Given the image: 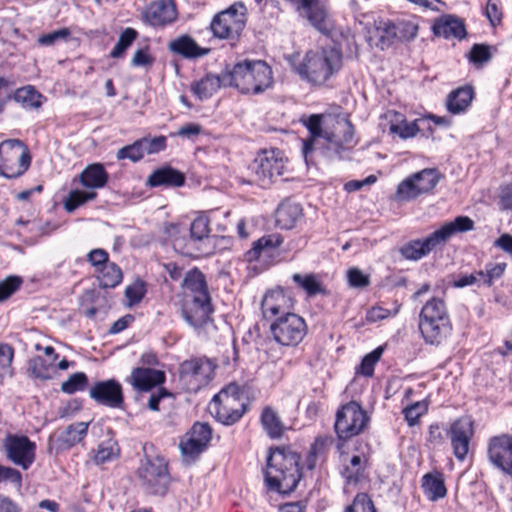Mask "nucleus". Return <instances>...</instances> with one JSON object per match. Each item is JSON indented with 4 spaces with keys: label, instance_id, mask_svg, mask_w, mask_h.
I'll list each match as a JSON object with an SVG mask.
<instances>
[{
    "label": "nucleus",
    "instance_id": "59",
    "mask_svg": "<svg viewBox=\"0 0 512 512\" xmlns=\"http://www.w3.org/2000/svg\"><path fill=\"white\" fill-rule=\"evenodd\" d=\"M22 280L17 276H10L0 282V302L9 298L21 285Z\"/></svg>",
    "mask_w": 512,
    "mask_h": 512
},
{
    "label": "nucleus",
    "instance_id": "21",
    "mask_svg": "<svg viewBox=\"0 0 512 512\" xmlns=\"http://www.w3.org/2000/svg\"><path fill=\"white\" fill-rule=\"evenodd\" d=\"M290 3L299 16L305 18L315 29L320 32L328 30L327 0H285Z\"/></svg>",
    "mask_w": 512,
    "mask_h": 512
},
{
    "label": "nucleus",
    "instance_id": "17",
    "mask_svg": "<svg viewBox=\"0 0 512 512\" xmlns=\"http://www.w3.org/2000/svg\"><path fill=\"white\" fill-rule=\"evenodd\" d=\"M211 438L212 430L207 423H195L179 443L183 461L187 464L193 462L206 449Z\"/></svg>",
    "mask_w": 512,
    "mask_h": 512
},
{
    "label": "nucleus",
    "instance_id": "31",
    "mask_svg": "<svg viewBox=\"0 0 512 512\" xmlns=\"http://www.w3.org/2000/svg\"><path fill=\"white\" fill-rule=\"evenodd\" d=\"M474 98L472 87H459L450 92L446 99L447 110L452 114H460L470 106Z\"/></svg>",
    "mask_w": 512,
    "mask_h": 512
},
{
    "label": "nucleus",
    "instance_id": "41",
    "mask_svg": "<svg viewBox=\"0 0 512 512\" xmlns=\"http://www.w3.org/2000/svg\"><path fill=\"white\" fill-rule=\"evenodd\" d=\"M99 285L103 288H114L122 280V271L115 263H106L98 269Z\"/></svg>",
    "mask_w": 512,
    "mask_h": 512
},
{
    "label": "nucleus",
    "instance_id": "19",
    "mask_svg": "<svg viewBox=\"0 0 512 512\" xmlns=\"http://www.w3.org/2000/svg\"><path fill=\"white\" fill-rule=\"evenodd\" d=\"M487 456L491 465L512 479V434H501L489 439Z\"/></svg>",
    "mask_w": 512,
    "mask_h": 512
},
{
    "label": "nucleus",
    "instance_id": "2",
    "mask_svg": "<svg viewBox=\"0 0 512 512\" xmlns=\"http://www.w3.org/2000/svg\"><path fill=\"white\" fill-rule=\"evenodd\" d=\"M299 461V454L290 448H270L265 470L267 486L280 493L293 491L301 479Z\"/></svg>",
    "mask_w": 512,
    "mask_h": 512
},
{
    "label": "nucleus",
    "instance_id": "61",
    "mask_svg": "<svg viewBox=\"0 0 512 512\" xmlns=\"http://www.w3.org/2000/svg\"><path fill=\"white\" fill-rule=\"evenodd\" d=\"M506 269L505 263H488L485 265V285L491 286L495 280L499 279Z\"/></svg>",
    "mask_w": 512,
    "mask_h": 512
},
{
    "label": "nucleus",
    "instance_id": "23",
    "mask_svg": "<svg viewBox=\"0 0 512 512\" xmlns=\"http://www.w3.org/2000/svg\"><path fill=\"white\" fill-rule=\"evenodd\" d=\"M453 454L459 461H464L468 452L470 440L474 434L473 422L468 417L455 420L448 430Z\"/></svg>",
    "mask_w": 512,
    "mask_h": 512
},
{
    "label": "nucleus",
    "instance_id": "26",
    "mask_svg": "<svg viewBox=\"0 0 512 512\" xmlns=\"http://www.w3.org/2000/svg\"><path fill=\"white\" fill-rule=\"evenodd\" d=\"M165 379L166 376L162 370L150 367H136L127 378V382L137 391L147 392L164 383Z\"/></svg>",
    "mask_w": 512,
    "mask_h": 512
},
{
    "label": "nucleus",
    "instance_id": "55",
    "mask_svg": "<svg viewBox=\"0 0 512 512\" xmlns=\"http://www.w3.org/2000/svg\"><path fill=\"white\" fill-rule=\"evenodd\" d=\"M13 357L14 349L9 344H0V378L12 375Z\"/></svg>",
    "mask_w": 512,
    "mask_h": 512
},
{
    "label": "nucleus",
    "instance_id": "30",
    "mask_svg": "<svg viewBox=\"0 0 512 512\" xmlns=\"http://www.w3.org/2000/svg\"><path fill=\"white\" fill-rule=\"evenodd\" d=\"M168 47L171 52L189 59L205 56L209 52V49L200 47L196 41L188 35H182L172 40Z\"/></svg>",
    "mask_w": 512,
    "mask_h": 512
},
{
    "label": "nucleus",
    "instance_id": "35",
    "mask_svg": "<svg viewBox=\"0 0 512 512\" xmlns=\"http://www.w3.org/2000/svg\"><path fill=\"white\" fill-rule=\"evenodd\" d=\"M107 180L108 173L100 163L88 165L80 174L82 185L91 189L104 187Z\"/></svg>",
    "mask_w": 512,
    "mask_h": 512
},
{
    "label": "nucleus",
    "instance_id": "43",
    "mask_svg": "<svg viewBox=\"0 0 512 512\" xmlns=\"http://www.w3.org/2000/svg\"><path fill=\"white\" fill-rule=\"evenodd\" d=\"M119 453L120 449L118 444L114 440L109 439L98 445L93 456V461L96 465H101L116 459Z\"/></svg>",
    "mask_w": 512,
    "mask_h": 512
},
{
    "label": "nucleus",
    "instance_id": "48",
    "mask_svg": "<svg viewBox=\"0 0 512 512\" xmlns=\"http://www.w3.org/2000/svg\"><path fill=\"white\" fill-rule=\"evenodd\" d=\"M138 33L133 28H126L119 36V39L110 52V56L112 58L118 59L122 58L126 52V50L132 45L134 40L136 39Z\"/></svg>",
    "mask_w": 512,
    "mask_h": 512
},
{
    "label": "nucleus",
    "instance_id": "12",
    "mask_svg": "<svg viewBox=\"0 0 512 512\" xmlns=\"http://www.w3.org/2000/svg\"><path fill=\"white\" fill-rule=\"evenodd\" d=\"M216 364L206 357L185 360L179 367V379L189 391L196 392L211 381Z\"/></svg>",
    "mask_w": 512,
    "mask_h": 512
},
{
    "label": "nucleus",
    "instance_id": "36",
    "mask_svg": "<svg viewBox=\"0 0 512 512\" xmlns=\"http://www.w3.org/2000/svg\"><path fill=\"white\" fill-rule=\"evenodd\" d=\"M302 216V208L297 203H282L276 211V222L282 229H291Z\"/></svg>",
    "mask_w": 512,
    "mask_h": 512
},
{
    "label": "nucleus",
    "instance_id": "18",
    "mask_svg": "<svg viewBox=\"0 0 512 512\" xmlns=\"http://www.w3.org/2000/svg\"><path fill=\"white\" fill-rule=\"evenodd\" d=\"M326 150L337 156L345 151L351 150L356 141L354 140V127L346 118L334 120L331 130H325Z\"/></svg>",
    "mask_w": 512,
    "mask_h": 512
},
{
    "label": "nucleus",
    "instance_id": "60",
    "mask_svg": "<svg viewBox=\"0 0 512 512\" xmlns=\"http://www.w3.org/2000/svg\"><path fill=\"white\" fill-rule=\"evenodd\" d=\"M448 435V431L445 432L438 423H434L428 428L427 441L433 447H439L445 443Z\"/></svg>",
    "mask_w": 512,
    "mask_h": 512
},
{
    "label": "nucleus",
    "instance_id": "56",
    "mask_svg": "<svg viewBox=\"0 0 512 512\" xmlns=\"http://www.w3.org/2000/svg\"><path fill=\"white\" fill-rule=\"evenodd\" d=\"M345 512H376L372 500L365 493L358 494Z\"/></svg>",
    "mask_w": 512,
    "mask_h": 512
},
{
    "label": "nucleus",
    "instance_id": "28",
    "mask_svg": "<svg viewBox=\"0 0 512 512\" xmlns=\"http://www.w3.org/2000/svg\"><path fill=\"white\" fill-rule=\"evenodd\" d=\"M433 32L436 36L459 40L465 38L467 34L464 22L453 15H446L437 20L433 25Z\"/></svg>",
    "mask_w": 512,
    "mask_h": 512
},
{
    "label": "nucleus",
    "instance_id": "52",
    "mask_svg": "<svg viewBox=\"0 0 512 512\" xmlns=\"http://www.w3.org/2000/svg\"><path fill=\"white\" fill-rule=\"evenodd\" d=\"M7 484H10L13 489L19 491L22 486L21 473L12 467L0 465V488Z\"/></svg>",
    "mask_w": 512,
    "mask_h": 512
},
{
    "label": "nucleus",
    "instance_id": "63",
    "mask_svg": "<svg viewBox=\"0 0 512 512\" xmlns=\"http://www.w3.org/2000/svg\"><path fill=\"white\" fill-rule=\"evenodd\" d=\"M362 470V457L359 455H354L350 459V464L345 466L342 475L348 480L351 481L353 479H357V475Z\"/></svg>",
    "mask_w": 512,
    "mask_h": 512
},
{
    "label": "nucleus",
    "instance_id": "8",
    "mask_svg": "<svg viewBox=\"0 0 512 512\" xmlns=\"http://www.w3.org/2000/svg\"><path fill=\"white\" fill-rule=\"evenodd\" d=\"M247 406L244 390L238 384L231 383L213 397L209 411L219 422L232 425L241 419Z\"/></svg>",
    "mask_w": 512,
    "mask_h": 512
},
{
    "label": "nucleus",
    "instance_id": "29",
    "mask_svg": "<svg viewBox=\"0 0 512 512\" xmlns=\"http://www.w3.org/2000/svg\"><path fill=\"white\" fill-rule=\"evenodd\" d=\"M184 182V174L170 166L156 169L150 174L147 180V184L151 187H181Z\"/></svg>",
    "mask_w": 512,
    "mask_h": 512
},
{
    "label": "nucleus",
    "instance_id": "44",
    "mask_svg": "<svg viewBox=\"0 0 512 512\" xmlns=\"http://www.w3.org/2000/svg\"><path fill=\"white\" fill-rule=\"evenodd\" d=\"M14 100L28 108H38L41 106L42 95L32 86H25L15 91Z\"/></svg>",
    "mask_w": 512,
    "mask_h": 512
},
{
    "label": "nucleus",
    "instance_id": "14",
    "mask_svg": "<svg viewBox=\"0 0 512 512\" xmlns=\"http://www.w3.org/2000/svg\"><path fill=\"white\" fill-rule=\"evenodd\" d=\"M271 333L283 346H297L307 333V326L302 317L295 313L280 316L271 324Z\"/></svg>",
    "mask_w": 512,
    "mask_h": 512
},
{
    "label": "nucleus",
    "instance_id": "11",
    "mask_svg": "<svg viewBox=\"0 0 512 512\" xmlns=\"http://www.w3.org/2000/svg\"><path fill=\"white\" fill-rule=\"evenodd\" d=\"M368 421L369 418L362 407L351 401L337 411L334 430L339 440L346 441L363 432Z\"/></svg>",
    "mask_w": 512,
    "mask_h": 512
},
{
    "label": "nucleus",
    "instance_id": "9",
    "mask_svg": "<svg viewBox=\"0 0 512 512\" xmlns=\"http://www.w3.org/2000/svg\"><path fill=\"white\" fill-rule=\"evenodd\" d=\"M31 164L30 152L18 139H7L0 143V175L7 179L22 176Z\"/></svg>",
    "mask_w": 512,
    "mask_h": 512
},
{
    "label": "nucleus",
    "instance_id": "34",
    "mask_svg": "<svg viewBox=\"0 0 512 512\" xmlns=\"http://www.w3.org/2000/svg\"><path fill=\"white\" fill-rule=\"evenodd\" d=\"M422 490L431 501L442 499L447 494L443 474L440 472L427 473L422 477Z\"/></svg>",
    "mask_w": 512,
    "mask_h": 512
},
{
    "label": "nucleus",
    "instance_id": "50",
    "mask_svg": "<svg viewBox=\"0 0 512 512\" xmlns=\"http://www.w3.org/2000/svg\"><path fill=\"white\" fill-rule=\"evenodd\" d=\"M97 196V193L94 191H81L74 190L69 193L68 198L64 203V207L68 212L74 211L80 205L86 203L87 201L93 200Z\"/></svg>",
    "mask_w": 512,
    "mask_h": 512
},
{
    "label": "nucleus",
    "instance_id": "10",
    "mask_svg": "<svg viewBox=\"0 0 512 512\" xmlns=\"http://www.w3.org/2000/svg\"><path fill=\"white\" fill-rule=\"evenodd\" d=\"M247 9L242 2L232 4L228 9L214 16L210 28L220 39H237L245 28Z\"/></svg>",
    "mask_w": 512,
    "mask_h": 512
},
{
    "label": "nucleus",
    "instance_id": "16",
    "mask_svg": "<svg viewBox=\"0 0 512 512\" xmlns=\"http://www.w3.org/2000/svg\"><path fill=\"white\" fill-rule=\"evenodd\" d=\"M285 164L278 149L263 150L254 159L251 169L261 186L271 184L283 174Z\"/></svg>",
    "mask_w": 512,
    "mask_h": 512
},
{
    "label": "nucleus",
    "instance_id": "7",
    "mask_svg": "<svg viewBox=\"0 0 512 512\" xmlns=\"http://www.w3.org/2000/svg\"><path fill=\"white\" fill-rule=\"evenodd\" d=\"M419 329L427 344L440 345L451 333L452 324L446 302L443 298L432 297L419 314Z\"/></svg>",
    "mask_w": 512,
    "mask_h": 512
},
{
    "label": "nucleus",
    "instance_id": "4",
    "mask_svg": "<svg viewBox=\"0 0 512 512\" xmlns=\"http://www.w3.org/2000/svg\"><path fill=\"white\" fill-rule=\"evenodd\" d=\"M186 229L179 224L170 223L166 233L175 249L187 255L208 256L214 251L213 237L210 235V219L205 214L198 215L190 225V237L187 241L180 236Z\"/></svg>",
    "mask_w": 512,
    "mask_h": 512
},
{
    "label": "nucleus",
    "instance_id": "40",
    "mask_svg": "<svg viewBox=\"0 0 512 512\" xmlns=\"http://www.w3.org/2000/svg\"><path fill=\"white\" fill-rule=\"evenodd\" d=\"M391 113H393L396 117H399V123L391 121L389 128L391 133L397 134L402 139H408L414 137L417 134L419 128L416 121L407 122L403 114L392 110L386 111V119L389 118Z\"/></svg>",
    "mask_w": 512,
    "mask_h": 512
},
{
    "label": "nucleus",
    "instance_id": "53",
    "mask_svg": "<svg viewBox=\"0 0 512 512\" xmlns=\"http://www.w3.org/2000/svg\"><path fill=\"white\" fill-rule=\"evenodd\" d=\"M143 157L144 155L139 139L130 145L120 148L116 153L117 160L129 159L134 163L139 162Z\"/></svg>",
    "mask_w": 512,
    "mask_h": 512
},
{
    "label": "nucleus",
    "instance_id": "15",
    "mask_svg": "<svg viewBox=\"0 0 512 512\" xmlns=\"http://www.w3.org/2000/svg\"><path fill=\"white\" fill-rule=\"evenodd\" d=\"M2 447L6 458L24 470L35 460L36 444L25 435L8 434Z\"/></svg>",
    "mask_w": 512,
    "mask_h": 512
},
{
    "label": "nucleus",
    "instance_id": "51",
    "mask_svg": "<svg viewBox=\"0 0 512 512\" xmlns=\"http://www.w3.org/2000/svg\"><path fill=\"white\" fill-rule=\"evenodd\" d=\"M428 411V402L425 400L417 401L406 408H404L403 413L405 416V420L407 421L409 426H414L418 424L419 419L425 415Z\"/></svg>",
    "mask_w": 512,
    "mask_h": 512
},
{
    "label": "nucleus",
    "instance_id": "25",
    "mask_svg": "<svg viewBox=\"0 0 512 512\" xmlns=\"http://www.w3.org/2000/svg\"><path fill=\"white\" fill-rule=\"evenodd\" d=\"M177 15L173 0H156L147 7L144 17L153 27H165L174 23Z\"/></svg>",
    "mask_w": 512,
    "mask_h": 512
},
{
    "label": "nucleus",
    "instance_id": "54",
    "mask_svg": "<svg viewBox=\"0 0 512 512\" xmlns=\"http://www.w3.org/2000/svg\"><path fill=\"white\" fill-rule=\"evenodd\" d=\"M143 155L146 154H156L163 151L166 148V137L165 136H157V137H143L139 139Z\"/></svg>",
    "mask_w": 512,
    "mask_h": 512
},
{
    "label": "nucleus",
    "instance_id": "49",
    "mask_svg": "<svg viewBox=\"0 0 512 512\" xmlns=\"http://www.w3.org/2000/svg\"><path fill=\"white\" fill-rule=\"evenodd\" d=\"M88 386V377L84 372H76L62 382L61 391L66 394H74L77 391H84Z\"/></svg>",
    "mask_w": 512,
    "mask_h": 512
},
{
    "label": "nucleus",
    "instance_id": "22",
    "mask_svg": "<svg viewBox=\"0 0 512 512\" xmlns=\"http://www.w3.org/2000/svg\"><path fill=\"white\" fill-rule=\"evenodd\" d=\"M89 422H76L64 430L50 435L47 450L50 454H58L81 442L87 435Z\"/></svg>",
    "mask_w": 512,
    "mask_h": 512
},
{
    "label": "nucleus",
    "instance_id": "33",
    "mask_svg": "<svg viewBox=\"0 0 512 512\" xmlns=\"http://www.w3.org/2000/svg\"><path fill=\"white\" fill-rule=\"evenodd\" d=\"M418 34V25L410 20H398L386 23V40L396 39L401 42L411 41Z\"/></svg>",
    "mask_w": 512,
    "mask_h": 512
},
{
    "label": "nucleus",
    "instance_id": "57",
    "mask_svg": "<svg viewBox=\"0 0 512 512\" xmlns=\"http://www.w3.org/2000/svg\"><path fill=\"white\" fill-rule=\"evenodd\" d=\"M146 292L145 285L142 281H136L125 289V296L130 306L139 303Z\"/></svg>",
    "mask_w": 512,
    "mask_h": 512
},
{
    "label": "nucleus",
    "instance_id": "37",
    "mask_svg": "<svg viewBox=\"0 0 512 512\" xmlns=\"http://www.w3.org/2000/svg\"><path fill=\"white\" fill-rule=\"evenodd\" d=\"M261 424L267 435L272 439H279L283 436L285 426L276 411L267 406L261 413Z\"/></svg>",
    "mask_w": 512,
    "mask_h": 512
},
{
    "label": "nucleus",
    "instance_id": "42",
    "mask_svg": "<svg viewBox=\"0 0 512 512\" xmlns=\"http://www.w3.org/2000/svg\"><path fill=\"white\" fill-rule=\"evenodd\" d=\"M293 281L301 287L309 296L325 294V289L315 274H299L292 276Z\"/></svg>",
    "mask_w": 512,
    "mask_h": 512
},
{
    "label": "nucleus",
    "instance_id": "5",
    "mask_svg": "<svg viewBox=\"0 0 512 512\" xmlns=\"http://www.w3.org/2000/svg\"><path fill=\"white\" fill-rule=\"evenodd\" d=\"M473 228L474 222L471 218L468 216H458L453 221L443 224L426 238L415 239L405 243L400 248V253L407 260H420L437 247L445 245L456 233L467 232Z\"/></svg>",
    "mask_w": 512,
    "mask_h": 512
},
{
    "label": "nucleus",
    "instance_id": "32",
    "mask_svg": "<svg viewBox=\"0 0 512 512\" xmlns=\"http://www.w3.org/2000/svg\"><path fill=\"white\" fill-rule=\"evenodd\" d=\"M224 87V72L221 75L207 74L191 85L193 94L199 99L210 98L220 87Z\"/></svg>",
    "mask_w": 512,
    "mask_h": 512
},
{
    "label": "nucleus",
    "instance_id": "24",
    "mask_svg": "<svg viewBox=\"0 0 512 512\" xmlns=\"http://www.w3.org/2000/svg\"><path fill=\"white\" fill-rule=\"evenodd\" d=\"M293 306V298L282 288L268 291L261 302V310L266 319H277L280 316L291 314Z\"/></svg>",
    "mask_w": 512,
    "mask_h": 512
},
{
    "label": "nucleus",
    "instance_id": "27",
    "mask_svg": "<svg viewBox=\"0 0 512 512\" xmlns=\"http://www.w3.org/2000/svg\"><path fill=\"white\" fill-rule=\"evenodd\" d=\"M280 234L273 233L259 238L253 243V247L246 252L245 257L249 262L256 261L261 257L271 259L278 256V249L283 243Z\"/></svg>",
    "mask_w": 512,
    "mask_h": 512
},
{
    "label": "nucleus",
    "instance_id": "13",
    "mask_svg": "<svg viewBox=\"0 0 512 512\" xmlns=\"http://www.w3.org/2000/svg\"><path fill=\"white\" fill-rule=\"evenodd\" d=\"M138 476L145 489L154 495H164L169 484L167 462L163 457L146 458L138 469Z\"/></svg>",
    "mask_w": 512,
    "mask_h": 512
},
{
    "label": "nucleus",
    "instance_id": "3",
    "mask_svg": "<svg viewBox=\"0 0 512 512\" xmlns=\"http://www.w3.org/2000/svg\"><path fill=\"white\" fill-rule=\"evenodd\" d=\"M270 66L262 60H244L224 71V87H234L243 94H261L272 86Z\"/></svg>",
    "mask_w": 512,
    "mask_h": 512
},
{
    "label": "nucleus",
    "instance_id": "58",
    "mask_svg": "<svg viewBox=\"0 0 512 512\" xmlns=\"http://www.w3.org/2000/svg\"><path fill=\"white\" fill-rule=\"evenodd\" d=\"M348 284L353 288H364L370 284L369 276L359 268L353 267L347 271Z\"/></svg>",
    "mask_w": 512,
    "mask_h": 512
},
{
    "label": "nucleus",
    "instance_id": "6",
    "mask_svg": "<svg viewBox=\"0 0 512 512\" xmlns=\"http://www.w3.org/2000/svg\"><path fill=\"white\" fill-rule=\"evenodd\" d=\"M342 66V53L333 46L308 51L296 72L314 85H322Z\"/></svg>",
    "mask_w": 512,
    "mask_h": 512
},
{
    "label": "nucleus",
    "instance_id": "45",
    "mask_svg": "<svg viewBox=\"0 0 512 512\" xmlns=\"http://www.w3.org/2000/svg\"><path fill=\"white\" fill-rule=\"evenodd\" d=\"M420 195H422V192L418 190V185L410 175L399 183L394 198L396 201L405 202L411 201Z\"/></svg>",
    "mask_w": 512,
    "mask_h": 512
},
{
    "label": "nucleus",
    "instance_id": "47",
    "mask_svg": "<svg viewBox=\"0 0 512 512\" xmlns=\"http://www.w3.org/2000/svg\"><path fill=\"white\" fill-rule=\"evenodd\" d=\"M383 351L384 346H378L375 350L364 356L360 365L356 367V374L371 377L373 375L375 365L381 359Z\"/></svg>",
    "mask_w": 512,
    "mask_h": 512
},
{
    "label": "nucleus",
    "instance_id": "62",
    "mask_svg": "<svg viewBox=\"0 0 512 512\" xmlns=\"http://www.w3.org/2000/svg\"><path fill=\"white\" fill-rule=\"evenodd\" d=\"M69 35L70 31L67 28H62L48 34L41 35L37 39V43L40 46H52L59 40L67 39Z\"/></svg>",
    "mask_w": 512,
    "mask_h": 512
},
{
    "label": "nucleus",
    "instance_id": "39",
    "mask_svg": "<svg viewBox=\"0 0 512 512\" xmlns=\"http://www.w3.org/2000/svg\"><path fill=\"white\" fill-rule=\"evenodd\" d=\"M322 117L318 114H313L308 117V119L304 122L307 127L310 137L303 142V156L307 161L308 154L313 150L314 142L317 138L323 137L325 130L321 127Z\"/></svg>",
    "mask_w": 512,
    "mask_h": 512
},
{
    "label": "nucleus",
    "instance_id": "64",
    "mask_svg": "<svg viewBox=\"0 0 512 512\" xmlns=\"http://www.w3.org/2000/svg\"><path fill=\"white\" fill-rule=\"evenodd\" d=\"M88 261L96 268L98 271L99 268L106 265V263H110L108 260V253L104 249H93L87 255Z\"/></svg>",
    "mask_w": 512,
    "mask_h": 512
},
{
    "label": "nucleus",
    "instance_id": "1",
    "mask_svg": "<svg viewBox=\"0 0 512 512\" xmlns=\"http://www.w3.org/2000/svg\"><path fill=\"white\" fill-rule=\"evenodd\" d=\"M182 287L186 295L182 317L190 326L201 328L211 321L214 311L205 275L197 268L187 272Z\"/></svg>",
    "mask_w": 512,
    "mask_h": 512
},
{
    "label": "nucleus",
    "instance_id": "46",
    "mask_svg": "<svg viewBox=\"0 0 512 512\" xmlns=\"http://www.w3.org/2000/svg\"><path fill=\"white\" fill-rule=\"evenodd\" d=\"M411 176L418 185V190L421 191L422 194H426L433 190L439 181L437 172L434 169H423Z\"/></svg>",
    "mask_w": 512,
    "mask_h": 512
},
{
    "label": "nucleus",
    "instance_id": "38",
    "mask_svg": "<svg viewBox=\"0 0 512 512\" xmlns=\"http://www.w3.org/2000/svg\"><path fill=\"white\" fill-rule=\"evenodd\" d=\"M28 373L31 377L40 380H49L56 374V365L41 356L33 357L28 362Z\"/></svg>",
    "mask_w": 512,
    "mask_h": 512
},
{
    "label": "nucleus",
    "instance_id": "20",
    "mask_svg": "<svg viewBox=\"0 0 512 512\" xmlns=\"http://www.w3.org/2000/svg\"><path fill=\"white\" fill-rule=\"evenodd\" d=\"M89 397L95 403L109 408L121 409L124 404L122 385L115 379L95 382L89 389Z\"/></svg>",
    "mask_w": 512,
    "mask_h": 512
}]
</instances>
